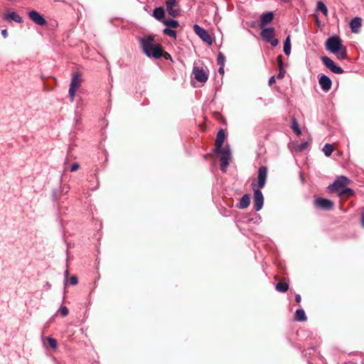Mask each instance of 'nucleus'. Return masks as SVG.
I'll list each match as a JSON object with an SVG mask.
<instances>
[{
  "label": "nucleus",
  "instance_id": "obj_7",
  "mask_svg": "<svg viewBox=\"0 0 364 364\" xmlns=\"http://www.w3.org/2000/svg\"><path fill=\"white\" fill-rule=\"evenodd\" d=\"M350 179L344 176L338 177L334 182L328 186V189L331 192L338 191L339 189H342L346 185L349 184Z\"/></svg>",
  "mask_w": 364,
  "mask_h": 364
},
{
  "label": "nucleus",
  "instance_id": "obj_2",
  "mask_svg": "<svg viewBox=\"0 0 364 364\" xmlns=\"http://www.w3.org/2000/svg\"><path fill=\"white\" fill-rule=\"evenodd\" d=\"M260 35L264 41L271 44L272 46L275 47L278 45V40L275 38L274 28L272 27L269 28H261Z\"/></svg>",
  "mask_w": 364,
  "mask_h": 364
},
{
  "label": "nucleus",
  "instance_id": "obj_11",
  "mask_svg": "<svg viewBox=\"0 0 364 364\" xmlns=\"http://www.w3.org/2000/svg\"><path fill=\"white\" fill-rule=\"evenodd\" d=\"M314 205L316 208H319L323 210H329L333 207V203L328 199L318 198L314 200Z\"/></svg>",
  "mask_w": 364,
  "mask_h": 364
},
{
  "label": "nucleus",
  "instance_id": "obj_40",
  "mask_svg": "<svg viewBox=\"0 0 364 364\" xmlns=\"http://www.w3.org/2000/svg\"><path fill=\"white\" fill-rule=\"evenodd\" d=\"M80 166L77 163H74L70 167V171H76L79 168Z\"/></svg>",
  "mask_w": 364,
  "mask_h": 364
},
{
  "label": "nucleus",
  "instance_id": "obj_1",
  "mask_svg": "<svg viewBox=\"0 0 364 364\" xmlns=\"http://www.w3.org/2000/svg\"><path fill=\"white\" fill-rule=\"evenodd\" d=\"M140 45L144 53L147 57L158 59L162 56V50L155 44L153 37L141 38Z\"/></svg>",
  "mask_w": 364,
  "mask_h": 364
},
{
  "label": "nucleus",
  "instance_id": "obj_30",
  "mask_svg": "<svg viewBox=\"0 0 364 364\" xmlns=\"http://www.w3.org/2000/svg\"><path fill=\"white\" fill-rule=\"evenodd\" d=\"M333 150V146L329 144H326L323 148V151L326 156H331Z\"/></svg>",
  "mask_w": 364,
  "mask_h": 364
},
{
  "label": "nucleus",
  "instance_id": "obj_23",
  "mask_svg": "<svg viewBox=\"0 0 364 364\" xmlns=\"http://www.w3.org/2000/svg\"><path fill=\"white\" fill-rule=\"evenodd\" d=\"M284 53L286 55H289L291 53V41L290 36H287L284 42Z\"/></svg>",
  "mask_w": 364,
  "mask_h": 364
},
{
  "label": "nucleus",
  "instance_id": "obj_3",
  "mask_svg": "<svg viewBox=\"0 0 364 364\" xmlns=\"http://www.w3.org/2000/svg\"><path fill=\"white\" fill-rule=\"evenodd\" d=\"M267 178V168L266 166H261L259 168L257 174V181L254 180L252 183V188H263L266 184Z\"/></svg>",
  "mask_w": 364,
  "mask_h": 364
},
{
  "label": "nucleus",
  "instance_id": "obj_47",
  "mask_svg": "<svg viewBox=\"0 0 364 364\" xmlns=\"http://www.w3.org/2000/svg\"><path fill=\"white\" fill-rule=\"evenodd\" d=\"M45 287L48 289H49L51 287V285L49 282H46L45 284Z\"/></svg>",
  "mask_w": 364,
  "mask_h": 364
},
{
  "label": "nucleus",
  "instance_id": "obj_43",
  "mask_svg": "<svg viewBox=\"0 0 364 364\" xmlns=\"http://www.w3.org/2000/svg\"><path fill=\"white\" fill-rule=\"evenodd\" d=\"M274 82H275V77H274V76H272L269 80V85H271Z\"/></svg>",
  "mask_w": 364,
  "mask_h": 364
},
{
  "label": "nucleus",
  "instance_id": "obj_5",
  "mask_svg": "<svg viewBox=\"0 0 364 364\" xmlns=\"http://www.w3.org/2000/svg\"><path fill=\"white\" fill-rule=\"evenodd\" d=\"M343 45L338 36H332L327 39L326 42V49L332 53H336L339 50L342 49Z\"/></svg>",
  "mask_w": 364,
  "mask_h": 364
},
{
  "label": "nucleus",
  "instance_id": "obj_36",
  "mask_svg": "<svg viewBox=\"0 0 364 364\" xmlns=\"http://www.w3.org/2000/svg\"><path fill=\"white\" fill-rule=\"evenodd\" d=\"M307 146H308V142H303V143L300 144L299 145H298L297 149L299 151H302L305 150L307 148Z\"/></svg>",
  "mask_w": 364,
  "mask_h": 364
},
{
  "label": "nucleus",
  "instance_id": "obj_9",
  "mask_svg": "<svg viewBox=\"0 0 364 364\" xmlns=\"http://www.w3.org/2000/svg\"><path fill=\"white\" fill-rule=\"evenodd\" d=\"M254 191V208L259 211L264 205V196L259 188H252Z\"/></svg>",
  "mask_w": 364,
  "mask_h": 364
},
{
  "label": "nucleus",
  "instance_id": "obj_25",
  "mask_svg": "<svg viewBox=\"0 0 364 364\" xmlns=\"http://www.w3.org/2000/svg\"><path fill=\"white\" fill-rule=\"evenodd\" d=\"M340 60H344L347 58V50L345 46L342 47V49L339 50L336 53H333Z\"/></svg>",
  "mask_w": 364,
  "mask_h": 364
},
{
  "label": "nucleus",
  "instance_id": "obj_37",
  "mask_svg": "<svg viewBox=\"0 0 364 364\" xmlns=\"http://www.w3.org/2000/svg\"><path fill=\"white\" fill-rule=\"evenodd\" d=\"M279 73L277 75V78L278 79H282V78H283L284 77L286 71L284 69V68H281V69H279Z\"/></svg>",
  "mask_w": 364,
  "mask_h": 364
},
{
  "label": "nucleus",
  "instance_id": "obj_39",
  "mask_svg": "<svg viewBox=\"0 0 364 364\" xmlns=\"http://www.w3.org/2000/svg\"><path fill=\"white\" fill-rule=\"evenodd\" d=\"M78 282L77 277L76 276H72L70 279V283L71 285H76Z\"/></svg>",
  "mask_w": 364,
  "mask_h": 364
},
{
  "label": "nucleus",
  "instance_id": "obj_15",
  "mask_svg": "<svg viewBox=\"0 0 364 364\" xmlns=\"http://www.w3.org/2000/svg\"><path fill=\"white\" fill-rule=\"evenodd\" d=\"M176 4V0H167L166 1L167 12L173 17L178 15L179 11L174 9L173 7Z\"/></svg>",
  "mask_w": 364,
  "mask_h": 364
},
{
  "label": "nucleus",
  "instance_id": "obj_12",
  "mask_svg": "<svg viewBox=\"0 0 364 364\" xmlns=\"http://www.w3.org/2000/svg\"><path fill=\"white\" fill-rule=\"evenodd\" d=\"M29 18L38 26H45L47 23L46 18L38 11L33 10L28 13Z\"/></svg>",
  "mask_w": 364,
  "mask_h": 364
},
{
  "label": "nucleus",
  "instance_id": "obj_16",
  "mask_svg": "<svg viewBox=\"0 0 364 364\" xmlns=\"http://www.w3.org/2000/svg\"><path fill=\"white\" fill-rule=\"evenodd\" d=\"M274 18V14L272 11L263 13L260 16V27L262 28L267 23L272 21Z\"/></svg>",
  "mask_w": 364,
  "mask_h": 364
},
{
  "label": "nucleus",
  "instance_id": "obj_31",
  "mask_svg": "<svg viewBox=\"0 0 364 364\" xmlns=\"http://www.w3.org/2000/svg\"><path fill=\"white\" fill-rule=\"evenodd\" d=\"M230 159H220V161H221L220 169L223 172H224V173L226 172L227 167L230 164Z\"/></svg>",
  "mask_w": 364,
  "mask_h": 364
},
{
  "label": "nucleus",
  "instance_id": "obj_41",
  "mask_svg": "<svg viewBox=\"0 0 364 364\" xmlns=\"http://www.w3.org/2000/svg\"><path fill=\"white\" fill-rule=\"evenodd\" d=\"M68 275H69V271H68V269H66L65 271V285H66V284H67Z\"/></svg>",
  "mask_w": 364,
  "mask_h": 364
},
{
  "label": "nucleus",
  "instance_id": "obj_14",
  "mask_svg": "<svg viewBox=\"0 0 364 364\" xmlns=\"http://www.w3.org/2000/svg\"><path fill=\"white\" fill-rule=\"evenodd\" d=\"M362 26V19L360 17H354L351 19L350 22V27L351 31L354 33H357L359 32L360 28Z\"/></svg>",
  "mask_w": 364,
  "mask_h": 364
},
{
  "label": "nucleus",
  "instance_id": "obj_22",
  "mask_svg": "<svg viewBox=\"0 0 364 364\" xmlns=\"http://www.w3.org/2000/svg\"><path fill=\"white\" fill-rule=\"evenodd\" d=\"M295 320L298 321H305L307 319L305 311L300 309H297L295 313Z\"/></svg>",
  "mask_w": 364,
  "mask_h": 364
},
{
  "label": "nucleus",
  "instance_id": "obj_33",
  "mask_svg": "<svg viewBox=\"0 0 364 364\" xmlns=\"http://www.w3.org/2000/svg\"><path fill=\"white\" fill-rule=\"evenodd\" d=\"M58 312H59L62 316L65 317V316H68V314L69 313V310L67 306L61 305L60 307L59 308Z\"/></svg>",
  "mask_w": 364,
  "mask_h": 364
},
{
  "label": "nucleus",
  "instance_id": "obj_17",
  "mask_svg": "<svg viewBox=\"0 0 364 364\" xmlns=\"http://www.w3.org/2000/svg\"><path fill=\"white\" fill-rule=\"evenodd\" d=\"M4 18L7 21H14L16 23H22L23 18L21 16H19L16 12L12 11L11 13H6L4 15Z\"/></svg>",
  "mask_w": 364,
  "mask_h": 364
},
{
  "label": "nucleus",
  "instance_id": "obj_13",
  "mask_svg": "<svg viewBox=\"0 0 364 364\" xmlns=\"http://www.w3.org/2000/svg\"><path fill=\"white\" fill-rule=\"evenodd\" d=\"M318 83L323 91H328L332 85V81L329 77L323 75L318 80Z\"/></svg>",
  "mask_w": 364,
  "mask_h": 364
},
{
  "label": "nucleus",
  "instance_id": "obj_21",
  "mask_svg": "<svg viewBox=\"0 0 364 364\" xmlns=\"http://www.w3.org/2000/svg\"><path fill=\"white\" fill-rule=\"evenodd\" d=\"M153 16L157 20L161 21L164 17V9L162 7H157L153 11Z\"/></svg>",
  "mask_w": 364,
  "mask_h": 364
},
{
  "label": "nucleus",
  "instance_id": "obj_46",
  "mask_svg": "<svg viewBox=\"0 0 364 364\" xmlns=\"http://www.w3.org/2000/svg\"><path fill=\"white\" fill-rule=\"evenodd\" d=\"M361 225L363 226V228H364V210H363L362 212V215H361Z\"/></svg>",
  "mask_w": 364,
  "mask_h": 364
},
{
  "label": "nucleus",
  "instance_id": "obj_20",
  "mask_svg": "<svg viewBox=\"0 0 364 364\" xmlns=\"http://www.w3.org/2000/svg\"><path fill=\"white\" fill-rule=\"evenodd\" d=\"M250 204V197L248 194H245L242 196L237 207L240 209L247 208Z\"/></svg>",
  "mask_w": 364,
  "mask_h": 364
},
{
  "label": "nucleus",
  "instance_id": "obj_32",
  "mask_svg": "<svg viewBox=\"0 0 364 364\" xmlns=\"http://www.w3.org/2000/svg\"><path fill=\"white\" fill-rule=\"evenodd\" d=\"M217 63L220 66H225V56L222 53H218L217 57Z\"/></svg>",
  "mask_w": 364,
  "mask_h": 364
},
{
  "label": "nucleus",
  "instance_id": "obj_26",
  "mask_svg": "<svg viewBox=\"0 0 364 364\" xmlns=\"http://www.w3.org/2000/svg\"><path fill=\"white\" fill-rule=\"evenodd\" d=\"M291 129L297 136H300L301 134V131L299 129V124L295 118H292L291 119Z\"/></svg>",
  "mask_w": 364,
  "mask_h": 364
},
{
  "label": "nucleus",
  "instance_id": "obj_19",
  "mask_svg": "<svg viewBox=\"0 0 364 364\" xmlns=\"http://www.w3.org/2000/svg\"><path fill=\"white\" fill-rule=\"evenodd\" d=\"M225 138V132L223 129H220L217 134V136H216V139H215V148H216V149H220V146H222V145L224 142Z\"/></svg>",
  "mask_w": 364,
  "mask_h": 364
},
{
  "label": "nucleus",
  "instance_id": "obj_42",
  "mask_svg": "<svg viewBox=\"0 0 364 364\" xmlns=\"http://www.w3.org/2000/svg\"><path fill=\"white\" fill-rule=\"evenodd\" d=\"M1 35L2 36L6 38L8 36V32L6 29H4L1 31Z\"/></svg>",
  "mask_w": 364,
  "mask_h": 364
},
{
  "label": "nucleus",
  "instance_id": "obj_8",
  "mask_svg": "<svg viewBox=\"0 0 364 364\" xmlns=\"http://www.w3.org/2000/svg\"><path fill=\"white\" fill-rule=\"evenodd\" d=\"M321 60L325 66L328 68L332 73L336 74H342L344 70L342 68L337 65L329 57L323 56Z\"/></svg>",
  "mask_w": 364,
  "mask_h": 364
},
{
  "label": "nucleus",
  "instance_id": "obj_10",
  "mask_svg": "<svg viewBox=\"0 0 364 364\" xmlns=\"http://www.w3.org/2000/svg\"><path fill=\"white\" fill-rule=\"evenodd\" d=\"M194 32L205 43L208 45H211L213 43L212 38L209 33L203 27L198 24L193 25Z\"/></svg>",
  "mask_w": 364,
  "mask_h": 364
},
{
  "label": "nucleus",
  "instance_id": "obj_34",
  "mask_svg": "<svg viewBox=\"0 0 364 364\" xmlns=\"http://www.w3.org/2000/svg\"><path fill=\"white\" fill-rule=\"evenodd\" d=\"M47 341L50 345V346L53 349V350H55L57 349V347H58V343H57V341L55 339H54L52 337H48L47 338Z\"/></svg>",
  "mask_w": 364,
  "mask_h": 364
},
{
  "label": "nucleus",
  "instance_id": "obj_18",
  "mask_svg": "<svg viewBox=\"0 0 364 364\" xmlns=\"http://www.w3.org/2000/svg\"><path fill=\"white\" fill-rule=\"evenodd\" d=\"M213 151L216 153H220L221 156L220 159H231V152L230 149L228 146L222 147L220 146V149H216L214 148Z\"/></svg>",
  "mask_w": 364,
  "mask_h": 364
},
{
  "label": "nucleus",
  "instance_id": "obj_35",
  "mask_svg": "<svg viewBox=\"0 0 364 364\" xmlns=\"http://www.w3.org/2000/svg\"><path fill=\"white\" fill-rule=\"evenodd\" d=\"M164 33L166 35L173 37L174 38H176V32L174 30L170 29L169 28H166L164 30Z\"/></svg>",
  "mask_w": 364,
  "mask_h": 364
},
{
  "label": "nucleus",
  "instance_id": "obj_45",
  "mask_svg": "<svg viewBox=\"0 0 364 364\" xmlns=\"http://www.w3.org/2000/svg\"><path fill=\"white\" fill-rule=\"evenodd\" d=\"M301 300V296L299 294H296L295 296V301H296V303H298V304L300 303Z\"/></svg>",
  "mask_w": 364,
  "mask_h": 364
},
{
  "label": "nucleus",
  "instance_id": "obj_29",
  "mask_svg": "<svg viewBox=\"0 0 364 364\" xmlns=\"http://www.w3.org/2000/svg\"><path fill=\"white\" fill-rule=\"evenodd\" d=\"M317 9L321 11L326 16L328 15V9L325 4L322 1L317 2Z\"/></svg>",
  "mask_w": 364,
  "mask_h": 364
},
{
  "label": "nucleus",
  "instance_id": "obj_4",
  "mask_svg": "<svg viewBox=\"0 0 364 364\" xmlns=\"http://www.w3.org/2000/svg\"><path fill=\"white\" fill-rule=\"evenodd\" d=\"M82 78L79 73H73L69 88V97L71 102L74 101L76 90L81 85Z\"/></svg>",
  "mask_w": 364,
  "mask_h": 364
},
{
  "label": "nucleus",
  "instance_id": "obj_44",
  "mask_svg": "<svg viewBox=\"0 0 364 364\" xmlns=\"http://www.w3.org/2000/svg\"><path fill=\"white\" fill-rule=\"evenodd\" d=\"M218 73L223 75H224V66H220L219 69H218Z\"/></svg>",
  "mask_w": 364,
  "mask_h": 364
},
{
  "label": "nucleus",
  "instance_id": "obj_38",
  "mask_svg": "<svg viewBox=\"0 0 364 364\" xmlns=\"http://www.w3.org/2000/svg\"><path fill=\"white\" fill-rule=\"evenodd\" d=\"M277 61L278 63L279 69H281V68H283L282 56L281 55L277 56Z\"/></svg>",
  "mask_w": 364,
  "mask_h": 364
},
{
  "label": "nucleus",
  "instance_id": "obj_6",
  "mask_svg": "<svg viewBox=\"0 0 364 364\" xmlns=\"http://www.w3.org/2000/svg\"><path fill=\"white\" fill-rule=\"evenodd\" d=\"M193 75L196 80L204 83L208 79V70L206 67L193 66Z\"/></svg>",
  "mask_w": 364,
  "mask_h": 364
},
{
  "label": "nucleus",
  "instance_id": "obj_27",
  "mask_svg": "<svg viewBox=\"0 0 364 364\" xmlns=\"http://www.w3.org/2000/svg\"><path fill=\"white\" fill-rule=\"evenodd\" d=\"M288 288L289 285L285 282H279L276 284V289L279 292H286Z\"/></svg>",
  "mask_w": 364,
  "mask_h": 364
},
{
  "label": "nucleus",
  "instance_id": "obj_24",
  "mask_svg": "<svg viewBox=\"0 0 364 364\" xmlns=\"http://www.w3.org/2000/svg\"><path fill=\"white\" fill-rule=\"evenodd\" d=\"M354 193V191L350 188H346V186L344 188H343L339 192H338V195L340 196H347V197H349V196H353Z\"/></svg>",
  "mask_w": 364,
  "mask_h": 364
},
{
  "label": "nucleus",
  "instance_id": "obj_48",
  "mask_svg": "<svg viewBox=\"0 0 364 364\" xmlns=\"http://www.w3.org/2000/svg\"><path fill=\"white\" fill-rule=\"evenodd\" d=\"M363 364H364V363H363Z\"/></svg>",
  "mask_w": 364,
  "mask_h": 364
},
{
  "label": "nucleus",
  "instance_id": "obj_28",
  "mask_svg": "<svg viewBox=\"0 0 364 364\" xmlns=\"http://www.w3.org/2000/svg\"><path fill=\"white\" fill-rule=\"evenodd\" d=\"M163 23L166 26L173 28H176L179 26L178 22L176 20H164Z\"/></svg>",
  "mask_w": 364,
  "mask_h": 364
}]
</instances>
